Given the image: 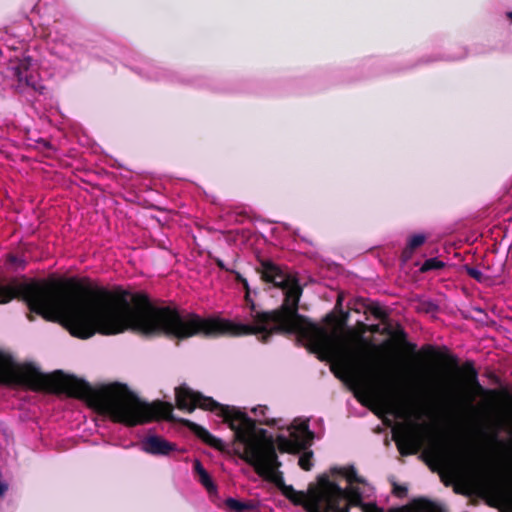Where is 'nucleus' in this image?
<instances>
[{
  "label": "nucleus",
  "instance_id": "obj_16",
  "mask_svg": "<svg viewBox=\"0 0 512 512\" xmlns=\"http://www.w3.org/2000/svg\"><path fill=\"white\" fill-rule=\"evenodd\" d=\"M312 452H305L303 455L299 457V465L302 469L308 471L313 466L312 461Z\"/></svg>",
  "mask_w": 512,
  "mask_h": 512
},
{
  "label": "nucleus",
  "instance_id": "obj_7",
  "mask_svg": "<svg viewBox=\"0 0 512 512\" xmlns=\"http://www.w3.org/2000/svg\"><path fill=\"white\" fill-rule=\"evenodd\" d=\"M395 438L402 454L415 451L421 445V437L411 431H402Z\"/></svg>",
  "mask_w": 512,
  "mask_h": 512
},
{
  "label": "nucleus",
  "instance_id": "obj_5",
  "mask_svg": "<svg viewBox=\"0 0 512 512\" xmlns=\"http://www.w3.org/2000/svg\"><path fill=\"white\" fill-rule=\"evenodd\" d=\"M140 448L143 452L155 456H167L178 450L174 443L155 434L143 438L140 442Z\"/></svg>",
  "mask_w": 512,
  "mask_h": 512
},
{
  "label": "nucleus",
  "instance_id": "obj_13",
  "mask_svg": "<svg viewBox=\"0 0 512 512\" xmlns=\"http://www.w3.org/2000/svg\"><path fill=\"white\" fill-rule=\"evenodd\" d=\"M465 270L470 277H472L479 283H484L488 280V277L481 270H479L476 267L466 266Z\"/></svg>",
  "mask_w": 512,
  "mask_h": 512
},
{
  "label": "nucleus",
  "instance_id": "obj_8",
  "mask_svg": "<svg viewBox=\"0 0 512 512\" xmlns=\"http://www.w3.org/2000/svg\"><path fill=\"white\" fill-rule=\"evenodd\" d=\"M14 75L18 79L17 87L20 89V91H24L26 88H31L35 91L43 93L45 87L42 84L41 80H39L37 77L29 75L27 71L22 72L19 68L14 69Z\"/></svg>",
  "mask_w": 512,
  "mask_h": 512
},
{
  "label": "nucleus",
  "instance_id": "obj_11",
  "mask_svg": "<svg viewBox=\"0 0 512 512\" xmlns=\"http://www.w3.org/2000/svg\"><path fill=\"white\" fill-rule=\"evenodd\" d=\"M159 70L160 69L152 63H145L143 67L140 68V73L144 74L148 79L161 80L164 76Z\"/></svg>",
  "mask_w": 512,
  "mask_h": 512
},
{
  "label": "nucleus",
  "instance_id": "obj_18",
  "mask_svg": "<svg viewBox=\"0 0 512 512\" xmlns=\"http://www.w3.org/2000/svg\"><path fill=\"white\" fill-rule=\"evenodd\" d=\"M203 437V439L208 442L209 444L211 445H214L216 446L217 443L220 441L219 439L215 438L214 436H212L210 433H208L207 431H204L203 434L201 435Z\"/></svg>",
  "mask_w": 512,
  "mask_h": 512
},
{
  "label": "nucleus",
  "instance_id": "obj_15",
  "mask_svg": "<svg viewBox=\"0 0 512 512\" xmlns=\"http://www.w3.org/2000/svg\"><path fill=\"white\" fill-rule=\"evenodd\" d=\"M225 503L229 509L234 510L236 512H243L249 507L247 504L240 502L234 498L226 499Z\"/></svg>",
  "mask_w": 512,
  "mask_h": 512
},
{
  "label": "nucleus",
  "instance_id": "obj_9",
  "mask_svg": "<svg viewBox=\"0 0 512 512\" xmlns=\"http://www.w3.org/2000/svg\"><path fill=\"white\" fill-rule=\"evenodd\" d=\"M49 41L51 44V51L58 57L62 59L70 60L72 59L73 47L69 44H66L63 40L57 41L49 35Z\"/></svg>",
  "mask_w": 512,
  "mask_h": 512
},
{
  "label": "nucleus",
  "instance_id": "obj_14",
  "mask_svg": "<svg viewBox=\"0 0 512 512\" xmlns=\"http://www.w3.org/2000/svg\"><path fill=\"white\" fill-rule=\"evenodd\" d=\"M426 236L422 233L412 235L408 240V248L414 250L415 248L424 244Z\"/></svg>",
  "mask_w": 512,
  "mask_h": 512
},
{
  "label": "nucleus",
  "instance_id": "obj_20",
  "mask_svg": "<svg viewBox=\"0 0 512 512\" xmlns=\"http://www.w3.org/2000/svg\"><path fill=\"white\" fill-rule=\"evenodd\" d=\"M507 17L512 21V12H508Z\"/></svg>",
  "mask_w": 512,
  "mask_h": 512
},
{
  "label": "nucleus",
  "instance_id": "obj_19",
  "mask_svg": "<svg viewBox=\"0 0 512 512\" xmlns=\"http://www.w3.org/2000/svg\"><path fill=\"white\" fill-rule=\"evenodd\" d=\"M465 55H466V52H463L460 56H458V57H453L452 59H460V58L465 57Z\"/></svg>",
  "mask_w": 512,
  "mask_h": 512
},
{
  "label": "nucleus",
  "instance_id": "obj_1",
  "mask_svg": "<svg viewBox=\"0 0 512 512\" xmlns=\"http://www.w3.org/2000/svg\"><path fill=\"white\" fill-rule=\"evenodd\" d=\"M258 271L265 282L282 289L284 303L281 309L272 312L257 310L250 299L247 279L237 274L250 306L240 321L204 319L193 313L156 306L147 296L138 293L86 294L52 283H30L20 288L0 284V303L21 294L32 311L48 320L59 321L71 335L82 339L96 333L115 335L128 329L146 335L165 334L177 339L225 334H263L266 339L273 332L287 333V271L268 260L261 261Z\"/></svg>",
  "mask_w": 512,
  "mask_h": 512
},
{
  "label": "nucleus",
  "instance_id": "obj_17",
  "mask_svg": "<svg viewBox=\"0 0 512 512\" xmlns=\"http://www.w3.org/2000/svg\"><path fill=\"white\" fill-rule=\"evenodd\" d=\"M8 261L11 265L15 266V267H20V268H23L24 267V260L21 259V258H18L14 255H9L8 256Z\"/></svg>",
  "mask_w": 512,
  "mask_h": 512
},
{
  "label": "nucleus",
  "instance_id": "obj_6",
  "mask_svg": "<svg viewBox=\"0 0 512 512\" xmlns=\"http://www.w3.org/2000/svg\"><path fill=\"white\" fill-rule=\"evenodd\" d=\"M361 377L366 396L374 401H384L382 394L388 388L387 385L371 373L365 372Z\"/></svg>",
  "mask_w": 512,
  "mask_h": 512
},
{
  "label": "nucleus",
  "instance_id": "obj_10",
  "mask_svg": "<svg viewBox=\"0 0 512 512\" xmlns=\"http://www.w3.org/2000/svg\"><path fill=\"white\" fill-rule=\"evenodd\" d=\"M194 471L198 474L199 476V481L200 483L209 491H214L216 490V486L214 485L210 475L208 474V472L204 469L202 463L200 462V460L198 459H195L194 460Z\"/></svg>",
  "mask_w": 512,
  "mask_h": 512
},
{
  "label": "nucleus",
  "instance_id": "obj_12",
  "mask_svg": "<svg viewBox=\"0 0 512 512\" xmlns=\"http://www.w3.org/2000/svg\"><path fill=\"white\" fill-rule=\"evenodd\" d=\"M444 262L438 258L427 259L420 268V271L426 272L430 270H439L444 267Z\"/></svg>",
  "mask_w": 512,
  "mask_h": 512
},
{
  "label": "nucleus",
  "instance_id": "obj_3",
  "mask_svg": "<svg viewBox=\"0 0 512 512\" xmlns=\"http://www.w3.org/2000/svg\"><path fill=\"white\" fill-rule=\"evenodd\" d=\"M331 473L344 477L348 483L347 488H342L327 475H322L318 479V489L310 494L286 485L282 492L287 499L295 505L303 506L307 512H349V505L362 506L363 497L369 496L372 489L357 475L355 468L335 467Z\"/></svg>",
  "mask_w": 512,
  "mask_h": 512
},
{
  "label": "nucleus",
  "instance_id": "obj_4",
  "mask_svg": "<svg viewBox=\"0 0 512 512\" xmlns=\"http://www.w3.org/2000/svg\"><path fill=\"white\" fill-rule=\"evenodd\" d=\"M286 432L287 434L283 433L278 437V446L285 452L295 453L305 450L313 439L307 420H294Z\"/></svg>",
  "mask_w": 512,
  "mask_h": 512
},
{
  "label": "nucleus",
  "instance_id": "obj_2",
  "mask_svg": "<svg viewBox=\"0 0 512 512\" xmlns=\"http://www.w3.org/2000/svg\"><path fill=\"white\" fill-rule=\"evenodd\" d=\"M175 397L178 407L184 411L192 412L200 407L218 412L234 431L241 457L259 475L276 483L279 481L281 476L274 445L265 430L257 429L254 420L238 408L221 405L212 398L193 391L187 385L176 388Z\"/></svg>",
  "mask_w": 512,
  "mask_h": 512
}]
</instances>
